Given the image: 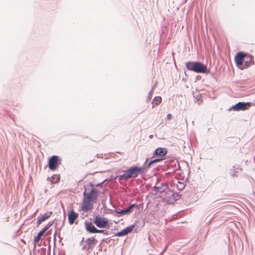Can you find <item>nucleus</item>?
I'll use <instances>...</instances> for the list:
<instances>
[{
	"label": "nucleus",
	"mask_w": 255,
	"mask_h": 255,
	"mask_svg": "<svg viewBox=\"0 0 255 255\" xmlns=\"http://www.w3.org/2000/svg\"><path fill=\"white\" fill-rule=\"evenodd\" d=\"M98 193L93 190L90 193H84V198L82 203L81 209L84 212L91 210L93 208V204L97 199Z\"/></svg>",
	"instance_id": "f257e3e1"
},
{
	"label": "nucleus",
	"mask_w": 255,
	"mask_h": 255,
	"mask_svg": "<svg viewBox=\"0 0 255 255\" xmlns=\"http://www.w3.org/2000/svg\"><path fill=\"white\" fill-rule=\"evenodd\" d=\"M186 67L188 70L198 73L207 72V66L200 62H188L186 63Z\"/></svg>",
	"instance_id": "f03ea898"
},
{
	"label": "nucleus",
	"mask_w": 255,
	"mask_h": 255,
	"mask_svg": "<svg viewBox=\"0 0 255 255\" xmlns=\"http://www.w3.org/2000/svg\"><path fill=\"white\" fill-rule=\"evenodd\" d=\"M145 170L144 167L133 166L130 168L128 170L125 171L121 177L125 179L135 178L139 174L144 173Z\"/></svg>",
	"instance_id": "7ed1b4c3"
},
{
	"label": "nucleus",
	"mask_w": 255,
	"mask_h": 255,
	"mask_svg": "<svg viewBox=\"0 0 255 255\" xmlns=\"http://www.w3.org/2000/svg\"><path fill=\"white\" fill-rule=\"evenodd\" d=\"M61 164V159L58 156L53 155L49 159L48 167L51 170H56Z\"/></svg>",
	"instance_id": "20e7f679"
},
{
	"label": "nucleus",
	"mask_w": 255,
	"mask_h": 255,
	"mask_svg": "<svg viewBox=\"0 0 255 255\" xmlns=\"http://www.w3.org/2000/svg\"><path fill=\"white\" fill-rule=\"evenodd\" d=\"M94 224L99 228H106L108 223L109 220L104 216L97 215L95 218Z\"/></svg>",
	"instance_id": "39448f33"
},
{
	"label": "nucleus",
	"mask_w": 255,
	"mask_h": 255,
	"mask_svg": "<svg viewBox=\"0 0 255 255\" xmlns=\"http://www.w3.org/2000/svg\"><path fill=\"white\" fill-rule=\"evenodd\" d=\"M251 106V103L249 102L245 103V102H239L235 105H233L231 108L230 110H234L235 111H245L249 109V108Z\"/></svg>",
	"instance_id": "423d86ee"
},
{
	"label": "nucleus",
	"mask_w": 255,
	"mask_h": 255,
	"mask_svg": "<svg viewBox=\"0 0 255 255\" xmlns=\"http://www.w3.org/2000/svg\"><path fill=\"white\" fill-rule=\"evenodd\" d=\"M97 242V240H95L94 238H88L86 241V243L87 245V247H84L82 249L89 250L94 247Z\"/></svg>",
	"instance_id": "0eeeda50"
},
{
	"label": "nucleus",
	"mask_w": 255,
	"mask_h": 255,
	"mask_svg": "<svg viewBox=\"0 0 255 255\" xmlns=\"http://www.w3.org/2000/svg\"><path fill=\"white\" fill-rule=\"evenodd\" d=\"M246 54H244L243 52L239 53L235 57V62L238 66L242 65L244 61L246 58Z\"/></svg>",
	"instance_id": "6e6552de"
},
{
	"label": "nucleus",
	"mask_w": 255,
	"mask_h": 255,
	"mask_svg": "<svg viewBox=\"0 0 255 255\" xmlns=\"http://www.w3.org/2000/svg\"><path fill=\"white\" fill-rule=\"evenodd\" d=\"M52 214V212L50 211L46 212L45 214L38 217L37 220V225H39L41 223L44 222L46 220L49 219L51 216Z\"/></svg>",
	"instance_id": "1a4fd4ad"
},
{
	"label": "nucleus",
	"mask_w": 255,
	"mask_h": 255,
	"mask_svg": "<svg viewBox=\"0 0 255 255\" xmlns=\"http://www.w3.org/2000/svg\"><path fill=\"white\" fill-rule=\"evenodd\" d=\"M68 222L70 225L73 224L75 221L78 217V214L73 210L69 211L68 212Z\"/></svg>",
	"instance_id": "9d476101"
},
{
	"label": "nucleus",
	"mask_w": 255,
	"mask_h": 255,
	"mask_svg": "<svg viewBox=\"0 0 255 255\" xmlns=\"http://www.w3.org/2000/svg\"><path fill=\"white\" fill-rule=\"evenodd\" d=\"M134 228V225H132L129 227H128L124 229V230H122L121 231L117 233L116 234V236L121 237V236H125L128 234L129 233H130L132 230H133Z\"/></svg>",
	"instance_id": "9b49d317"
},
{
	"label": "nucleus",
	"mask_w": 255,
	"mask_h": 255,
	"mask_svg": "<svg viewBox=\"0 0 255 255\" xmlns=\"http://www.w3.org/2000/svg\"><path fill=\"white\" fill-rule=\"evenodd\" d=\"M85 227L86 230L90 233H95L96 228L93 225V223L91 222L85 221Z\"/></svg>",
	"instance_id": "f8f14e48"
},
{
	"label": "nucleus",
	"mask_w": 255,
	"mask_h": 255,
	"mask_svg": "<svg viewBox=\"0 0 255 255\" xmlns=\"http://www.w3.org/2000/svg\"><path fill=\"white\" fill-rule=\"evenodd\" d=\"M166 153V149L165 148L162 147L157 148L154 152V155L157 156H164Z\"/></svg>",
	"instance_id": "ddd939ff"
},
{
	"label": "nucleus",
	"mask_w": 255,
	"mask_h": 255,
	"mask_svg": "<svg viewBox=\"0 0 255 255\" xmlns=\"http://www.w3.org/2000/svg\"><path fill=\"white\" fill-rule=\"evenodd\" d=\"M246 65L247 67L250 66L253 64H254V61L253 60V57L252 56L248 55L246 54Z\"/></svg>",
	"instance_id": "4468645a"
},
{
	"label": "nucleus",
	"mask_w": 255,
	"mask_h": 255,
	"mask_svg": "<svg viewBox=\"0 0 255 255\" xmlns=\"http://www.w3.org/2000/svg\"><path fill=\"white\" fill-rule=\"evenodd\" d=\"M60 175L58 174H54L52 175V176L48 179L49 180V181L51 182V184H56L59 182L60 181Z\"/></svg>",
	"instance_id": "2eb2a0df"
},
{
	"label": "nucleus",
	"mask_w": 255,
	"mask_h": 255,
	"mask_svg": "<svg viewBox=\"0 0 255 255\" xmlns=\"http://www.w3.org/2000/svg\"><path fill=\"white\" fill-rule=\"evenodd\" d=\"M161 98L160 97H155L152 103V108L154 107V106H158L161 102Z\"/></svg>",
	"instance_id": "dca6fc26"
},
{
	"label": "nucleus",
	"mask_w": 255,
	"mask_h": 255,
	"mask_svg": "<svg viewBox=\"0 0 255 255\" xmlns=\"http://www.w3.org/2000/svg\"><path fill=\"white\" fill-rule=\"evenodd\" d=\"M43 234L44 233L40 231L38 234V235L34 238V242L35 244L39 242V240H40L41 237L43 236Z\"/></svg>",
	"instance_id": "f3484780"
},
{
	"label": "nucleus",
	"mask_w": 255,
	"mask_h": 255,
	"mask_svg": "<svg viewBox=\"0 0 255 255\" xmlns=\"http://www.w3.org/2000/svg\"><path fill=\"white\" fill-rule=\"evenodd\" d=\"M53 222H49L41 231L44 233L53 225Z\"/></svg>",
	"instance_id": "a211bd4d"
},
{
	"label": "nucleus",
	"mask_w": 255,
	"mask_h": 255,
	"mask_svg": "<svg viewBox=\"0 0 255 255\" xmlns=\"http://www.w3.org/2000/svg\"><path fill=\"white\" fill-rule=\"evenodd\" d=\"M134 206V204L131 205L130 206L128 207V208L125 209L126 214L130 213Z\"/></svg>",
	"instance_id": "6ab92c4d"
},
{
	"label": "nucleus",
	"mask_w": 255,
	"mask_h": 255,
	"mask_svg": "<svg viewBox=\"0 0 255 255\" xmlns=\"http://www.w3.org/2000/svg\"><path fill=\"white\" fill-rule=\"evenodd\" d=\"M162 159H154L153 160H152L150 162H149L148 165V167H149L150 166V165L153 164V163H155V162H159V161H160Z\"/></svg>",
	"instance_id": "aec40b11"
},
{
	"label": "nucleus",
	"mask_w": 255,
	"mask_h": 255,
	"mask_svg": "<svg viewBox=\"0 0 255 255\" xmlns=\"http://www.w3.org/2000/svg\"><path fill=\"white\" fill-rule=\"evenodd\" d=\"M172 118V115L170 114H168L166 116L167 120H170Z\"/></svg>",
	"instance_id": "412c9836"
},
{
	"label": "nucleus",
	"mask_w": 255,
	"mask_h": 255,
	"mask_svg": "<svg viewBox=\"0 0 255 255\" xmlns=\"http://www.w3.org/2000/svg\"><path fill=\"white\" fill-rule=\"evenodd\" d=\"M95 231V233H101L104 232L103 230H98L97 228Z\"/></svg>",
	"instance_id": "4be33fe9"
},
{
	"label": "nucleus",
	"mask_w": 255,
	"mask_h": 255,
	"mask_svg": "<svg viewBox=\"0 0 255 255\" xmlns=\"http://www.w3.org/2000/svg\"><path fill=\"white\" fill-rule=\"evenodd\" d=\"M118 213L121 215L126 214L125 210H121L120 212H118Z\"/></svg>",
	"instance_id": "5701e85b"
}]
</instances>
